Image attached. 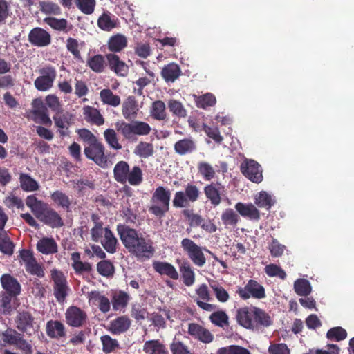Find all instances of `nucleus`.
Returning a JSON list of instances; mask_svg holds the SVG:
<instances>
[{"label": "nucleus", "mask_w": 354, "mask_h": 354, "mask_svg": "<svg viewBox=\"0 0 354 354\" xmlns=\"http://www.w3.org/2000/svg\"><path fill=\"white\" fill-rule=\"evenodd\" d=\"M0 250L9 254H12L13 251V244L6 234L4 230H0Z\"/></svg>", "instance_id": "e2e57ef3"}, {"label": "nucleus", "mask_w": 354, "mask_h": 354, "mask_svg": "<svg viewBox=\"0 0 354 354\" xmlns=\"http://www.w3.org/2000/svg\"><path fill=\"white\" fill-rule=\"evenodd\" d=\"M129 301V296L124 292H115L112 299L113 308L118 310L124 308Z\"/></svg>", "instance_id": "de8ad7c7"}, {"label": "nucleus", "mask_w": 354, "mask_h": 354, "mask_svg": "<svg viewBox=\"0 0 354 354\" xmlns=\"http://www.w3.org/2000/svg\"><path fill=\"white\" fill-rule=\"evenodd\" d=\"M266 273L269 277H278L281 279H285L286 278V272L279 266H277L275 264H269L268 265L266 268Z\"/></svg>", "instance_id": "338daca9"}, {"label": "nucleus", "mask_w": 354, "mask_h": 354, "mask_svg": "<svg viewBox=\"0 0 354 354\" xmlns=\"http://www.w3.org/2000/svg\"><path fill=\"white\" fill-rule=\"evenodd\" d=\"M84 43L76 39L69 37L66 41V48L74 57V58L80 59L81 53L80 50L84 46Z\"/></svg>", "instance_id": "37998d69"}, {"label": "nucleus", "mask_w": 354, "mask_h": 354, "mask_svg": "<svg viewBox=\"0 0 354 354\" xmlns=\"http://www.w3.org/2000/svg\"><path fill=\"white\" fill-rule=\"evenodd\" d=\"M2 288L9 294V295L15 297L21 292V285L14 277L9 274H4L0 279Z\"/></svg>", "instance_id": "6ab92c4d"}, {"label": "nucleus", "mask_w": 354, "mask_h": 354, "mask_svg": "<svg viewBox=\"0 0 354 354\" xmlns=\"http://www.w3.org/2000/svg\"><path fill=\"white\" fill-rule=\"evenodd\" d=\"M47 335L53 339H60L66 336V328L63 323L57 320H50L46 325Z\"/></svg>", "instance_id": "b1692460"}, {"label": "nucleus", "mask_w": 354, "mask_h": 354, "mask_svg": "<svg viewBox=\"0 0 354 354\" xmlns=\"http://www.w3.org/2000/svg\"><path fill=\"white\" fill-rule=\"evenodd\" d=\"M138 109L136 102L133 97H129L122 104V114L126 119L135 116Z\"/></svg>", "instance_id": "79ce46f5"}, {"label": "nucleus", "mask_w": 354, "mask_h": 354, "mask_svg": "<svg viewBox=\"0 0 354 354\" xmlns=\"http://www.w3.org/2000/svg\"><path fill=\"white\" fill-rule=\"evenodd\" d=\"M26 204L34 215L39 220L45 212L49 207L47 203L38 200L35 196H28L26 200Z\"/></svg>", "instance_id": "393cba45"}, {"label": "nucleus", "mask_w": 354, "mask_h": 354, "mask_svg": "<svg viewBox=\"0 0 354 354\" xmlns=\"http://www.w3.org/2000/svg\"><path fill=\"white\" fill-rule=\"evenodd\" d=\"M21 264H24L27 272L38 277L44 276L43 267L37 263L32 253L28 250H22L20 252Z\"/></svg>", "instance_id": "1a4fd4ad"}, {"label": "nucleus", "mask_w": 354, "mask_h": 354, "mask_svg": "<svg viewBox=\"0 0 354 354\" xmlns=\"http://www.w3.org/2000/svg\"><path fill=\"white\" fill-rule=\"evenodd\" d=\"M109 67L117 75L120 77H126L129 73L128 65L120 57L114 54L109 53L106 55Z\"/></svg>", "instance_id": "f3484780"}, {"label": "nucleus", "mask_w": 354, "mask_h": 354, "mask_svg": "<svg viewBox=\"0 0 354 354\" xmlns=\"http://www.w3.org/2000/svg\"><path fill=\"white\" fill-rule=\"evenodd\" d=\"M100 243L107 252L113 254L116 252L118 241L111 230L105 232V236Z\"/></svg>", "instance_id": "4c0bfd02"}, {"label": "nucleus", "mask_w": 354, "mask_h": 354, "mask_svg": "<svg viewBox=\"0 0 354 354\" xmlns=\"http://www.w3.org/2000/svg\"><path fill=\"white\" fill-rule=\"evenodd\" d=\"M180 69L178 64L171 63L163 67L161 75L167 82H174L180 75Z\"/></svg>", "instance_id": "f704fd0d"}, {"label": "nucleus", "mask_w": 354, "mask_h": 354, "mask_svg": "<svg viewBox=\"0 0 354 354\" xmlns=\"http://www.w3.org/2000/svg\"><path fill=\"white\" fill-rule=\"evenodd\" d=\"M26 204L34 215L39 220L45 212L49 207L47 203L38 200L35 196H28L26 200Z\"/></svg>", "instance_id": "a878e982"}, {"label": "nucleus", "mask_w": 354, "mask_h": 354, "mask_svg": "<svg viewBox=\"0 0 354 354\" xmlns=\"http://www.w3.org/2000/svg\"><path fill=\"white\" fill-rule=\"evenodd\" d=\"M20 335L15 330L8 329L0 334V341L3 342L4 346H15Z\"/></svg>", "instance_id": "4d7b16f0"}, {"label": "nucleus", "mask_w": 354, "mask_h": 354, "mask_svg": "<svg viewBox=\"0 0 354 354\" xmlns=\"http://www.w3.org/2000/svg\"><path fill=\"white\" fill-rule=\"evenodd\" d=\"M97 24L100 28L105 31H110L116 27V19L111 17L109 14H103L97 21Z\"/></svg>", "instance_id": "09e8293b"}, {"label": "nucleus", "mask_w": 354, "mask_h": 354, "mask_svg": "<svg viewBox=\"0 0 354 354\" xmlns=\"http://www.w3.org/2000/svg\"><path fill=\"white\" fill-rule=\"evenodd\" d=\"M142 180V172L140 167L135 166L131 170L129 169L128 174V182L131 185H138L141 183Z\"/></svg>", "instance_id": "680f3d73"}, {"label": "nucleus", "mask_w": 354, "mask_h": 354, "mask_svg": "<svg viewBox=\"0 0 354 354\" xmlns=\"http://www.w3.org/2000/svg\"><path fill=\"white\" fill-rule=\"evenodd\" d=\"M209 319L212 324L219 327L223 328L229 325V317L223 310L214 312L211 314Z\"/></svg>", "instance_id": "3c124183"}, {"label": "nucleus", "mask_w": 354, "mask_h": 354, "mask_svg": "<svg viewBox=\"0 0 354 354\" xmlns=\"http://www.w3.org/2000/svg\"><path fill=\"white\" fill-rule=\"evenodd\" d=\"M181 247L194 265L203 267L205 264L206 259L201 248L192 240L188 238L183 239L181 241Z\"/></svg>", "instance_id": "423d86ee"}, {"label": "nucleus", "mask_w": 354, "mask_h": 354, "mask_svg": "<svg viewBox=\"0 0 354 354\" xmlns=\"http://www.w3.org/2000/svg\"><path fill=\"white\" fill-rule=\"evenodd\" d=\"M117 231L129 252L140 259H149L153 256V242L149 234L121 224L117 226Z\"/></svg>", "instance_id": "f257e3e1"}, {"label": "nucleus", "mask_w": 354, "mask_h": 354, "mask_svg": "<svg viewBox=\"0 0 354 354\" xmlns=\"http://www.w3.org/2000/svg\"><path fill=\"white\" fill-rule=\"evenodd\" d=\"M239 219L238 214L231 208L226 209L221 215V220L225 226H235Z\"/></svg>", "instance_id": "13d9d810"}, {"label": "nucleus", "mask_w": 354, "mask_h": 354, "mask_svg": "<svg viewBox=\"0 0 354 354\" xmlns=\"http://www.w3.org/2000/svg\"><path fill=\"white\" fill-rule=\"evenodd\" d=\"M201 192L198 187L192 183H187L185 192L178 191L174 195L173 205L176 207H187L190 203H194L198 200Z\"/></svg>", "instance_id": "7ed1b4c3"}, {"label": "nucleus", "mask_w": 354, "mask_h": 354, "mask_svg": "<svg viewBox=\"0 0 354 354\" xmlns=\"http://www.w3.org/2000/svg\"><path fill=\"white\" fill-rule=\"evenodd\" d=\"M39 221L53 228H58L64 225L59 214L50 207L47 209Z\"/></svg>", "instance_id": "bb28decb"}, {"label": "nucleus", "mask_w": 354, "mask_h": 354, "mask_svg": "<svg viewBox=\"0 0 354 354\" xmlns=\"http://www.w3.org/2000/svg\"><path fill=\"white\" fill-rule=\"evenodd\" d=\"M235 209L243 217L248 218L253 221H259L260 219V212L252 203L239 202L235 205Z\"/></svg>", "instance_id": "4be33fe9"}, {"label": "nucleus", "mask_w": 354, "mask_h": 354, "mask_svg": "<svg viewBox=\"0 0 354 354\" xmlns=\"http://www.w3.org/2000/svg\"><path fill=\"white\" fill-rule=\"evenodd\" d=\"M198 170L205 180L209 181L215 177L216 172L208 162H200L198 164Z\"/></svg>", "instance_id": "864d4df0"}, {"label": "nucleus", "mask_w": 354, "mask_h": 354, "mask_svg": "<svg viewBox=\"0 0 354 354\" xmlns=\"http://www.w3.org/2000/svg\"><path fill=\"white\" fill-rule=\"evenodd\" d=\"M52 200L63 208L68 209L71 205V201L68 196L60 191H56L51 194Z\"/></svg>", "instance_id": "0e129e2a"}, {"label": "nucleus", "mask_w": 354, "mask_h": 354, "mask_svg": "<svg viewBox=\"0 0 354 354\" xmlns=\"http://www.w3.org/2000/svg\"><path fill=\"white\" fill-rule=\"evenodd\" d=\"M45 22L50 26L52 28L58 30L68 32L71 30L72 26L68 25V21L65 19H57L54 17H48L44 19Z\"/></svg>", "instance_id": "58836bf2"}, {"label": "nucleus", "mask_w": 354, "mask_h": 354, "mask_svg": "<svg viewBox=\"0 0 354 354\" xmlns=\"http://www.w3.org/2000/svg\"><path fill=\"white\" fill-rule=\"evenodd\" d=\"M178 265L183 283L187 286H192L195 282V273L190 263L187 260H178Z\"/></svg>", "instance_id": "5701e85b"}, {"label": "nucleus", "mask_w": 354, "mask_h": 354, "mask_svg": "<svg viewBox=\"0 0 354 354\" xmlns=\"http://www.w3.org/2000/svg\"><path fill=\"white\" fill-rule=\"evenodd\" d=\"M347 337V332L340 326L333 327L329 329L326 333V337L330 341L339 342Z\"/></svg>", "instance_id": "6e6d98bb"}, {"label": "nucleus", "mask_w": 354, "mask_h": 354, "mask_svg": "<svg viewBox=\"0 0 354 354\" xmlns=\"http://www.w3.org/2000/svg\"><path fill=\"white\" fill-rule=\"evenodd\" d=\"M198 108L206 109L207 107L213 106L216 103V97L210 93L196 97L195 100Z\"/></svg>", "instance_id": "49530a36"}, {"label": "nucleus", "mask_w": 354, "mask_h": 354, "mask_svg": "<svg viewBox=\"0 0 354 354\" xmlns=\"http://www.w3.org/2000/svg\"><path fill=\"white\" fill-rule=\"evenodd\" d=\"M71 266L77 273L89 272L91 270L90 263L81 261L80 254L78 252L71 254Z\"/></svg>", "instance_id": "a19ab883"}, {"label": "nucleus", "mask_w": 354, "mask_h": 354, "mask_svg": "<svg viewBox=\"0 0 354 354\" xmlns=\"http://www.w3.org/2000/svg\"><path fill=\"white\" fill-rule=\"evenodd\" d=\"M104 137L109 146L115 150L122 149V145L119 143L117 133L113 129H107L104 131Z\"/></svg>", "instance_id": "8fccbe9b"}, {"label": "nucleus", "mask_w": 354, "mask_h": 354, "mask_svg": "<svg viewBox=\"0 0 354 354\" xmlns=\"http://www.w3.org/2000/svg\"><path fill=\"white\" fill-rule=\"evenodd\" d=\"M88 66L95 73H102L105 68V61L101 55H95L88 59Z\"/></svg>", "instance_id": "5fc2aeb1"}, {"label": "nucleus", "mask_w": 354, "mask_h": 354, "mask_svg": "<svg viewBox=\"0 0 354 354\" xmlns=\"http://www.w3.org/2000/svg\"><path fill=\"white\" fill-rule=\"evenodd\" d=\"M108 48L113 53L122 51L127 46V39L122 34H116L111 36L108 41Z\"/></svg>", "instance_id": "2f4dec72"}, {"label": "nucleus", "mask_w": 354, "mask_h": 354, "mask_svg": "<svg viewBox=\"0 0 354 354\" xmlns=\"http://www.w3.org/2000/svg\"><path fill=\"white\" fill-rule=\"evenodd\" d=\"M254 203L261 208L270 209L274 205L275 200L272 196L266 191H261L255 195Z\"/></svg>", "instance_id": "e433bc0d"}, {"label": "nucleus", "mask_w": 354, "mask_h": 354, "mask_svg": "<svg viewBox=\"0 0 354 354\" xmlns=\"http://www.w3.org/2000/svg\"><path fill=\"white\" fill-rule=\"evenodd\" d=\"M224 187L219 183H212L205 186L203 190L205 197L211 204L216 207L222 201V191Z\"/></svg>", "instance_id": "4468645a"}, {"label": "nucleus", "mask_w": 354, "mask_h": 354, "mask_svg": "<svg viewBox=\"0 0 354 354\" xmlns=\"http://www.w3.org/2000/svg\"><path fill=\"white\" fill-rule=\"evenodd\" d=\"M39 72L40 75L35 80V86L39 91H47L53 86L57 77L56 69L51 66H45Z\"/></svg>", "instance_id": "39448f33"}, {"label": "nucleus", "mask_w": 354, "mask_h": 354, "mask_svg": "<svg viewBox=\"0 0 354 354\" xmlns=\"http://www.w3.org/2000/svg\"><path fill=\"white\" fill-rule=\"evenodd\" d=\"M110 230L108 227H104L100 223H96L91 230V239L95 242H101L104 239L105 232Z\"/></svg>", "instance_id": "052dcab7"}, {"label": "nucleus", "mask_w": 354, "mask_h": 354, "mask_svg": "<svg viewBox=\"0 0 354 354\" xmlns=\"http://www.w3.org/2000/svg\"><path fill=\"white\" fill-rule=\"evenodd\" d=\"M236 293L243 300L250 297L261 299L266 296L264 287L254 279H250L244 287H239Z\"/></svg>", "instance_id": "20e7f679"}, {"label": "nucleus", "mask_w": 354, "mask_h": 354, "mask_svg": "<svg viewBox=\"0 0 354 354\" xmlns=\"http://www.w3.org/2000/svg\"><path fill=\"white\" fill-rule=\"evenodd\" d=\"M255 306H244L236 311V319L238 324L246 329L253 330V317Z\"/></svg>", "instance_id": "9d476101"}, {"label": "nucleus", "mask_w": 354, "mask_h": 354, "mask_svg": "<svg viewBox=\"0 0 354 354\" xmlns=\"http://www.w3.org/2000/svg\"><path fill=\"white\" fill-rule=\"evenodd\" d=\"M217 354H250V351L241 346L232 345L227 347L220 348Z\"/></svg>", "instance_id": "774afa93"}, {"label": "nucleus", "mask_w": 354, "mask_h": 354, "mask_svg": "<svg viewBox=\"0 0 354 354\" xmlns=\"http://www.w3.org/2000/svg\"><path fill=\"white\" fill-rule=\"evenodd\" d=\"M28 41L37 47L48 46L51 42L50 34L41 28H33L28 35Z\"/></svg>", "instance_id": "ddd939ff"}, {"label": "nucleus", "mask_w": 354, "mask_h": 354, "mask_svg": "<svg viewBox=\"0 0 354 354\" xmlns=\"http://www.w3.org/2000/svg\"><path fill=\"white\" fill-rule=\"evenodd\" d=\"M117 130L127 139H132L134 136H144L151 131L149 125L145 122L133 121L131 123L124 122L115 124Z\"/></svg>", "instance_id": "f03ea898"}, {"label": "nucleus", "mask_w": 354, "mask_h": 354, "mask_svg": "<svg viewBox=\"0 0 354 354\" xmlns=\"http://www.w3.org/2000/svg\"><path fill=\"white\" fill-rule=\"evenodd\" d=\"M196 293L198 295V298L194 301L199 308L206 311H212L216 308V305L207 303L212 298L206 284L203 283L199 286L196 290Z\"/></svg>", "instance_id": "f8f14e48"}, {"label": "nucleus", "mask_w": 354, "mask_h": 354, "mask_svg": "<svg viewBox=\"0 0 354 354\" xmlns=\"http://www.w3.org/2000/svg\"><path fill=\"white\" fill-rule=\"evenodd\" d=\"M100 97L104 104L116 107L120 104V97L113 94L110 89H103L100 93Z\"/></svg>", "instance_id": "ea45409f"}, {"label": "nucleus", "mask_w": 354, "mask_h": 354, "mask_svg": "<svg viewBox=\"0 0 354 354\" xmlns=\"http://www.w3.org/2000/svg\"><path fill=\"white\" fill-rule=\"evenodd\" d=\"M171 192L163 187L156 188V216L162 215L169 209Z\"/></svg>", "instance_id": "2eb2a0df"}, {"label": "nucleus", "mask_w": 354, "mask_h": 354, "mask_svg": "<svg viewBox=\"0 0 354 354\" xmlns=\"http://www.w3.org/2000/svg\"><path fill=\"white\" fill-rule=\"evenodd\" d=\"M53 120L60 135L64 136L67 134L66 130L73 123V115L68 112L57 113L53 116Z\"/></svg>", "instance_id": "412c9836"}, {"label": "nucleus", "mask_w": 354, "mask_h": 354, "mask_svg": "<svg viewBox=\"0 0 354 354\" xmlns=\"http://www.w3.org/2000/svg\"><path fill=\"white\" fill-rule=\"evenodd\" d=\"M253 330L259 327H268L272 324V320L270 315L264 310L256 307L253 317Z\"/></svg>", "instance_id": "c85d7f7f"}, {"label": "nucleus", "mask_w": 354, "mask_h": 354, "mask_svg": "<svg viewBox=\"0 0 354 354\" xmlns=\"http://www.w3.org/2000/svg\"><path fill=\"white\" fill-rule=\"evenodd\" d=\"M131 322L129 318L121 316L110 322L109 330L115 335L125 332L130 326Z\"/></svg>", "instance_id": "7c9ffc66"}, {"label": "nucleus", "mask_w": 354, "mask_h": 354, "mask_svg": "<svg viewBox=\"0 0 354 354\" xmlns=\"http://www.w3.org/2000/svg\"><path fill=\"white\" fill-rule=\"evenodd\" d=\"M100 339L102 344V351L105 353L113 352L119 347L118 341L111 338L109 335H103Z\"/></svg>", "instance_id": "bf43d9fd"}, {"label": "nucleus", "mask_w": 354, "mask_h": 354, "mask_svg": "<svg viewBox=\"0 0 354 354\" xmlns=\"http://www.w3.org/2000/svg\"><path fill=\"white\" fill-rule=\"evenodd\" d=\"M240 170L252 183H260L263 180L261 166L252 159L245 158L240 165Z\"/></svg>", "instance_id": "0eeeda50"}, {"label": "nucleus", "mask_w": 354, "mask_h": 354, "mask_svg": "<svg viewBox=\"0 0 354 354\" xmlns=\"http://www.w3.org/2000/svg\"><path fill=\"white\" fill-rule=\"evenodd\" d=\"M21 187L26 192H34L39 189L38 183L26 174H21L19 177Z\"/></svg>", "instance_id": "a18cd8bd"}, {"label": "nucleus", "mask_w": 354, "mask_h": 354, "mask_svg": "<svg viewBox=\"0 0 354 354\" xmlns=\"http://www.w3.org/2000/svg\"><path fill=\"white\" fill-rule=\"evenodd\" d=\"M210 288L213 290L218 301L222 303H225L229 300L230 295L228 292L217 281H213L210 283Z\"/></svg>", "instance_id": "603ef678"}, {"label": "nucleus", "mask_w": 354, "mask_h": 354, "mask_svg": "<svg viewBox=\"0 0 354 354\" xmlns=\"http://www.w3.org/2000/svg\"><path fill=\"white\" fill-rule=\"evenodd\" d=\"M15 322L17 328L29 335L36 330L33 326V317L28 312L19 313Z\"/></svg>", "instance_id": "a211bd4d"}, {"label": "nucleus", "mask_w": 354, "mask_h": 354, "mask_svg": "<svg viewBox=\"0 0 354 354\" xmlns=\"http://www.w3.org/2000/svg\"><path fill=\"white\" fill-rule=\"evenodd\" d=\"M295 292L299 296L307 297L312 291L310 282L304 279H297L294 283Z\"/></svg>", "instance_id": "c03bdc74"}, {"label": "nucleus", "mask_w": 354, "mask_h": 354, "mask_svg": "<svg viewBox=\"0 0 354 354\" xmlns=\"http://www.w3.org/2000/svg\"><path fill=\"white\" fill-rule=\"evenodd\" d=\"M57 244L54 239L43 237L37 243V250L44 254H52L57 252Z\"/></svg>", "instance_id": "c756f323"}, {"label": "nucleus", "mask_w": 354, "mask_h": 354, "mask_svg": "<svg viewBox=\"0 0 354 354\" xmlns=\"http://www.w3.org/2000/svg\"><path fill=\"white\" fill-rule=\"evenodd\" d=\"M82 111L84 118L86 122L97 126L104 124V119L97 109L91 106H84Z\"/></svg>", "instance_id": "cd10ccee"}, {"label": "nucleus", "mask_w": 354, "mask_h": 354, "mask_svg": "<svg viewBox=\"0 0 354 354\" xmlns=\"http://www.w3.org/2000/svg\"><path fill=\"white\" fill-rule=\"evenodd\" d=\"M156 270L160 274L165 275L173 280H177L179 278L175 267L167 262L156 261Z\"/></svg>", "instance_id": "72a5a7b5"}, {"label": "nucleus", "mask_w": 354, "mask_h": 354, "mask_svg": "<svg viewBox=\"0 0 354 354\" xmlns=\"http://www.w3.org/2000/svg\"><path fill=\"white\" fill-rule=\"evenodd\" d=\"M65 319L69 326L80 327L85 322L86 314L77 306H70L66 310Z\"/></svg>", "instance_id": "9b49d317"}, {"label": "nucleus", "mask_w": 354, "mask_h": 354, "mask_svg": "<svg viewBox=\"0 0 354 354\" xmlns=\"http://www.w3.org/2000/svg\"><path fill=\"white\" fill-rule=\"evenodd\" d=\"M129 166L125 161L118 162L114 167L113 174L115 180L120 183H125L128 178Z\"/></svg>", "instance_id": "c9c22d12"}, {"label": "nucleus", "mask_w": 354, "mask_h": 354, "mask_svg": "<svg viewBox=\"0 0 354 354\" xmlns=\"http://www.w3.org/2000/svg\"><path fill=\"white\" fill-rule=\"evenodd\" d=\"M104 150L105 147L102 143L97 140L86 147L84 152L87 158L92 160L100 167H104L107 162Z\"/></svg>", "instance_id": "6e6552de"}, {"label": "nucleus", "mask_w": 354, "mask_h": 354, "mask_svg": "<svg viewBox=\"0 0 354 354\" xmlns=\"http://www.w3.org/2000/svg\"><path fill=\"white\" fill-rule=\"evenodd\" d=\"M188 333L193 337L206 344L210 343L214 338L213 335L208 330L196 323L189 324Z\"/></svg>", "instance_id": "aec40b11"}, {"label": "nucleus", "mask_w": 354, "mask_h": 354, "mask_svg": "<svg viewBox=\"0 0 354 354\" xmlns=\"http://www.w3.org/2000/svg\"><path fill=\"white\" fill-rule=\"evenodd\" d=\"M77 7L86 15L93 12L95 6V0H75Z\"/></svg>", "instance_id": "69168bd1"}, {"label": "nucleus", "mask_w": 354, "mask_h": 354, "mask_svg": "<svg viewBox=\"0 0 354 354\" xmlns=\"http://www.w3.org/2000/svg\"><path fill=\"white\" fill-rule=\"evenodd\" d=\"M196 149L194 141L191 138H184L177 141L174 145L175 151L181 156L191 153Z\"/></svg>", "instance_id": "473e14b6"}, {"label": "nucleus", "mask_w": 354, "mask_h": 354, "mask_svg": "<svg viewBox=\"0 0 354 354\" xmlns=\"http://www.w3.org/2000/svg\"><path fill=\"white\" fill-rule=\"evenodd\" d=\"M87 299L91 306H97L101 312L106 313L111 309V302L104 295L99 291L87 292Z\"/></svg>", "instance_id": "dca6fc26"}]
</instances>
